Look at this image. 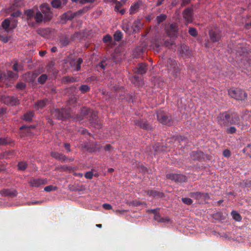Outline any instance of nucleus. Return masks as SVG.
Segmentation results:
<instances>
[{"mask_svg": "<svg viewBox=\"0 0 251 251\" xmlns=\"http://www.w3.org/2000/svg\"><path fill=\"white\" fill-rule=\"evenodd\" d=\"M217 118L219 124L221 126H227L229 125L237 124L240 122L238 113L231 110L221 113Z\"/></svg>", "mask_w": 251, "mask_h": 251, "instance_id": "obj_1", "label": "nucleus"}, {"mask_svg": "<svg viewBox=\"0 0 251 251\" xmlns=\"http://www.w3.org/2000/svg\"><path fill=\"white\" fill-rule=\"evenodd\" d=\"M165 63L166 69L169 75L175 78L179 76L181 70L175 59L169 58L167 59Z\"/></svg>", "mask_w": 251, "mask_h": 251, "instance_id": "obj_2", "label": "nucleus"}, {"mask_svg": "<svg viewBox=\"0 0 251 251\" xmlns=\"http://www.w3.org/2000/svg\"><path fill=\"white\" fill-rule=\"evenodd\" d=\"M228 95L237 100H245L248 97L247 93L240 89L230 88L228 90Z\"/></svg>", "mask_w": 251, "mask_h": 251, "instance_id": "obj_3", "label": "nucleus"}, {"mask_svg": "<svg viewBox=\"0 0 251 251\" xmlns=\"http://www.w3.org/2000/svg\"><path fill=\"white\" fill-rule=\"evenodd\" d=\"M52 114L58 120H65L71 116L70 111L65 109H55Z\"/></svg>", "mask_w": 251, "mask_h": 251, "instance_id": "obj_4", "label": "nucleus"}, {"mask_svg": "<svg viewBox=\"0 0 251 251\" xmlns=\"http://www.w3.org/2000/svg\"><path fill=\"white\" fill-rule=\"evenodd\" d=\"M157 117L158 121L162 124L170 126L172 124L171 116L163 111H158L157 113Z\"/></svg>", "mask_w": 251, "mask_h": 251, "instance_id": "obj_5", "label": "nucleus"}, {"mask_svg": "<svg viewBox=\"0 0 251 251\" xmlns=\"http://www.w3.org/2000/svg\"><path fill=\"white\" fill-rule=\"evenodd\" d=\"M41 12L44 16V22L50 21L52 17V14L50 11V8L48 4L43 3L40 7Z\"/></svg>", "mask_w": 251, "mask_h": 251, "instance_id": "obj_6", "label": "nucleus"}, {"mask_svg": "<svg viewBox=\"0 0 251 251\" xmlns=\"http://www.w3.org/2000/svg\"><path fill=\"white\" fill-rule=\"evenodd\" d=\"M166 178L177 183L185 182L187 181V177L185 176L176 173H170L166 175Z\"/></svg>", "mask_w": 251, "mask_h": 251, "instance_id": "obj_7", "label": "nucleus"}, {"mask_svg": "<svg viewBox=\"0 0 251 251\" xmlns=\"http://www.w3.org/2000/svg\"><path fill=\"white\" fill-rule=\"evenodd\" d=\"M1 101L4 104L10 105H17L20 103L19 100L15 97L4 96L1 97Z\"/></svg>", "mask_w": 251, "mask_h": 251, "instance_id": "obj_8", "label": "nucleus"}, {"mask_svg": "<svg viewBox=\"0 0 251 251\" xmlns=\"http://www.w3.org/2000/svg\"><path fill=\"white\" fill-rule=\"evenodd\" d=\"M133 124L144 130H150L151 128L150 125L146 120L136 119L133 121Z\"/></svg>", "mask_w": 251, "mask_h": 251, "instance_id": "obj_9", "label": "nucleus"}, {"mask_svg": "<svg viewBox=\"0 0 251 251\" xmlns=\"http://www.w3.org/2000/svg\"><path fill=\"white\" fill-rule=\"evenodd\" d=\"M166 32L170 37H176L178 33V26L176 23H173L168 26L166 28Z\"/></svg>", "mask_w": 251, "mask_h": 251, "instance_id": "obj_10", "label": "nucleus"}, {"mask_svg": "<svg viewBox=\"0 0 251 251\" xmlns=\"http://www.w3.org/2000/svg\"><path fill=\"white\" fill-rule=\"evenodd\" d=\"M178 51L183 58H189L192 56L191 50L189 49V47L186 45H181Z\"/></svg>", "mask_w": 251, "mask_h": 251, "instance_id": "obj_11", "label": "nucleus"}, {"mask_svg": "<svg viewBox=\"0 0 251 251\" xmlns=\"http://www.w3.org/2000/svg\"><path fill=\"white\" fill-rule=\"evenodd\" d=\"M183 17L187 23H191L193 22V9L191 8L185 9L182 12Z\"/></svg>", "mask_w": 251, "mask_h": 251, "instance_id": "obj_12", "label": "nucleus"}, {"mask_svg": "<svg viewBox=\"0 0 251 251\" xmlns=\"http://www.w3.org/2000/svg\"><path fill=\"white\" fill-rule=\"evenodd\" d=\"M209 35L210 40L213 43L219 42L221 38V33L217 30H210Z\"/></svg>", "mask_w": 251, "mask_h": 251, "instance_id": "obj_13", "label": "nucleus"}, {"mask_svg": "<svg viewBox=\"0 0 251 251\" xmlns=\"http://www.w3.org/2000/svg\"><path fill=\"white\" fill-rule=\"evenodd\" d=\"M49 101L47 99L38 100L34 104L36 110L43 109L49 104Z\"/></svg>", "mask_w": 251, "mask_h": 251, "instance_id": "obj_14", "label": "nucleus"}, {"mask_svg": "<svg viewBox=\"0 0 251 251\" xmlns=\"http://www.w3.org/2000/svg\"><path fill=\"white\" fill-rule=\"evenodd\" d=\"M25 15L28 25L34 26L35 23L31 21L34 18L35 12L33 10L28 9L25 11Z\"/></svg>", "mask_w": 251, "mask_h": 251, "instance_id": "obj_15", "label": "nucleus"}, {"mask_svg": "<svg viewBox=\"0 0 251 251\" xmlns=\"http://www.w3.org/2000/svg\"><path fill=\"white\" fill-rule=\"evenodd\" d=\"M147 70V64L144 63H139L136 68L134 69V73L139 75H144L146 73Z\"/></svg>", "mask_w": 251, "mask_h": 251, "instance_id": "obj_16", "label": "nucleus"}, {"mask_svg": "<svg viewBox=\"0 0 251 251\" xmlns=\"http://www.w3.org/2000/svg\"><path fill=\"white\" fill-rule=\"evenodd\" d=\"M147 195L150 197L162 198L164 197L163 192L155 190H148L145 191Z\"/></svg>", "mask_w": 251, "mask_h": 251, "instance_id": "obj_17", "label": "nucleus"}, {"mask_svg": "<svg viewBox=\"0 0 251 251\" xmlns=\"http://www.w3.org/2000/svg\"><path fill=\"white\" fill-rule=\"evenodd\" d=\"M0 194L3 196H8L13 198L17 196V192L15 190L4 189L0 191Z\"/></svg>", "mask_w": 251, "mask_h": 251, "instance_id": "obj_18", "label": "nucleus"}, {"mask_svg": "<svg viewBox=\"0 0 251 251\" xmlns=\"http://www.w3.org/2000/svg\"><path fill=\"white\" fill-rule=\"evenodd\" d=\"M1 26L7 32H9L10 29L15 28L16 25L13 24L10 25V22L9 19H6L2 22Z\"/></svg>", "mask_w": 251, "mask_h": 251, "instance_id": "obj_19", "label": "nucleus"}, {"mask_svg": "<svg viewBox=\"0 0 251 251\" xmlns=\"http://www.w3.org/2000/svg\"><path fill=\"white\" fill-rule=\"evenodd\" d=\"M47 183V180L44 179H33L30 180L31 185L34 187H39L41 185L46 184Z\"/></svg>", "mask_w": 251, "mask_h": 251, "instance_id": "obj_20", "label": "nucleus"}, {"mask_svg": "<svg viewBox=\"0 0 251 251\" xmlns=\"http://www.w3.org/2000/svg\"><path fill=\"white\" fill-rule=\"evenodd\" d=\"M67 3V0H52L51 5L53 8H59L65 5Z\"/></svg>", "mask_w": 251, "mask_h": 251, "instance_id": "obj_21", "label": "nucleus"}, {"mask_svg": "<svg viewBox=\"0 0 251 251\" xmlns=\"http://www.w3.org/2000/svg\"><path fill=\"white\" fill-rule=\"evenodd\" d=\"M51 156L56 159L65 162L68 159V157L62 153L58 152H51Z\"/></svg>", "mask_w": 251, "mask_h": 251, "instance_id": "obj_22", "label": "nucleus"}, {"mask_svg": "<svg viewBox=\"0 0 251 251\" xmlns=\"http://www.w3.org/2000/svg\"><path fill=\"white\" fill-rule=\"evenodd\" d=\"M75 16V13H73L72 11H69L66 13H64L61 16V20L64 21H70L73 20Z\"/></svg>", "mask_w": 251, "mask_h": 251, "instance_id": "obj_23", "label": "nucleus"}, {"mask_svg": "<svg viewBox=\"0 0 251 251\" xmlns=\"http://www.w3.org/2000/svg\"><path fill=\"white\" fill-rule=\"evenodd\" d=\"M34 116V112L33 111H29L25 113L23 117V120L28 122L32 121V119Z\"/></svg>", "mask_w": 251, "mask_h": 251, "instance_id": "obj_24", "label": "nucleus"}, {"mask_svg": "<svg viewBox=\"0 0 251 251\" xmlns=\"http://www.w3.org/2000/svg\"><path fill=\"white\" fill-rule=\"evenodd\" d=\"M85 148L89 152H91L97 151L100 149V147L96 142L90 144V145H87L85 146Z\"/></svg>", "mask_w": 251, "mask_h": 251, "instance_id": "obj_25", "label": "nucleus"}, {"mask_svg": "<svg viewBox=\"0 0 251 251\" xmlns=\"http://www.w3.org/2000/svg\"><path fill=\"white\" fill-rule=\"evenodd\" d=\"M142 5V1H139L135 2L132 5L130 8L129 12L130 14H133L135 13L139 9L140 6Z\"/></svg>", "mask_w": 251, "mask_h": 251, "instance_id": "obj_26", "label": "nucleus"}, {"mask_svg": "<svg viewBox=\"0 0 251 251\" xmlns=\"http://www.w3.org/2000/svg\"><path fill=\"white\" fill-rule=\"evenodd\" d=\"M203 156V153L201 151H193L191 153L190 156L193 160H200Z\"/></svg>", "mask_w": 251, "mask_h": 251, "instance_id": "obj_27", "label": "nucleus"}, {"mask_svg": "<svg viewBox=\"0 0 251 251\" xmlns=\"http://www.w3.org/2000/svg\"><path fill=\"white\" fill-rule=\"evenodd\" d=\"M76 81V78L73 76H65L61 79V83L64 84L73 83Z\"/></svg>", "mask_w": 251, "mask_h": 251, "instance_id": "obj_28", "label": "nucleus"}, {"mask_svg": "<svg viewBox=\"0 0 251 251\" xmlns=\"http://www.w3.org/2000/svg\"><path fill=\"white\" fill-rule=\"evenodd\" d=\"M34 19L37 23H41L44 21V16L40 11H38L35 13Z\"/></svg>", "mask_w": 251, "mask_h": 251, "instance_id": "obj_29", "label": "nucleus"}, {"mask_svg": "<svg viewBox=\"0 0 251 251\" xmlns=\"http://www.w3.org/2000/svg\"><path fill=\"white\" fill-rule=\"evenodd\" d=\"M60 43L61 46L62 47H65L69 45L70 43V40L68 37L66 36H62L60 37L59 39Z\"/></svg>", "mask_w": 251, "mask_h": 251, "instance_id": "obj_30", "label": "nucleus"}, {"mask_svg": "<svg viewBox=\"0 0 251 251\" xmlns=\"http://www.w3.org/2000/svg\"><path fill=\"white\" fill-rule=\"evenodd\" d=\"M114 39L117 42L120 41L123 38V34L120 30H117L114 34Z\"/></svg>", "mask_w": 251, "mask_h": 251, "instance_id": "obj_31", "label": "nucleus"}, {"mask_svg": "<svg viewBox=\"0 0 251 251\" xmlns=\"http://www.w3.org/2000/svg\"><path fill=\"white\" fill-rule=\"evenodd\" d=\"M231 215L233 219L235 221L240 222L242 220V217L237 211H232L231 213Z\"/></svg>", "mask_w": 251, "mask_h": 251, "instance_id": "obj_32", "label": "nucleus"}, {"mask_svg": "<svg viewBox=\"0 0 251 251\" xmlns=\"http://www.w3.org/2000/svg\"><path fill=\"white\" fill-rule=\"evenodd\" d=\"M97 114L96 113L93 111L91 112V118H90V120L92 121V122H94V123H97V125H98V128H100L101 127V124L100 123H98V122L97 121Z\"/></svg>", "mask_w": 251, "mask_h": 251, "instance_id": "obj_33", "label": "nucleus"}, {"mask_svg": "<svg viewBox=\"0 0 251 251\" xmlns=\"http://www.w3.org/2000/svg\"><path fill=\"white\" fill-rule=\"evenodd\" d=\"M83 62V60L81 58H78L76 62L74 63V67L75 70L78 71L81 69V65Z\"/></svg>", "mask_w": 251, "mask_h": 251, "instance_id": "obj_34", "label": "nucleus"}, {"mask_svg": "<svg viewBox=\"0 0 251 251\" xmlns=\"http://www.w3.org/2000/svg\"><path fill=\"white\" fill-rule=\"evenodd\" d=\"M61 171L64 172H68L69 173H71L74 171V168L70 166H68L66 165L61 166L59 167Z\"/></svg>", "mask_w": 251, "mask_h": 251, "instance_id": "obj_35", "label": "nucleus"}, {"mask_svg": "<svg viewBox=\"0 0 251 251\" xmlns=\"http://www.w3.org/2000/svg\"><path fill=\"white\" fill-rule=\"evenodd\" d=\"M189 196L193 198H195L196 200H200L202 199L201 193L199 192H191L189 194Z\"/></svg>", "mask_w": 251, "mask_h": 251, "instance_id": "obj_36", "label": "nucleus"}, {"mask_svg": "<svg viewBox=\"0 0 251 251\" xmlns=\"http://www.w3.org/2000/svg\"><path fill=\"white\" fill-rule=\"evenodd\" d=\"M48 79V76L46 74H43L40 75L38 78V82L41 84H44Z\"/></svg>", "mask_w": 251, "mask_h": 251, "instance_id": "obj_37", "label": "nucleus"}, {"mask_svg": "<svg viewBox=\"0 0 251 251\" xmlns=\"http://www.w3.org/2000/svg\"><path fill=\"white\" fill-rule=\"evenodd\" d=\"M167 18V16L164 14H161L157 16L156 19L158 24H160L162 22L164 21Z\"/></svg>", "mask_w": 251, "mask_h": 251, "instance_id": "obj_38", "label": "nucleus"}, {"mask_svg": "<svg viewBox=\"0 0 251 251\" xmlns=\"http://www.w3.org/2000/svg\"><path fill=\"white\" fill-rule=\"evenodd\" d=\"M11 140L9 138H0V146L6 145L10 143Z\"/></svg>", "mask_w": 251, "mask_h": 251, "instance_id": "obj_39", "label": "nucleus"}, {"mask_svg": "<svg viewBox=\"0 0 251 251\" xmlns=\"http://www.w3.org/2000/svg\"><path fill=\"white\" fill-rule=\"evenodd\" d=\"M90 90V88L87 85H82L79 87V90L81 91L82 93H85L86 92H89Z\"/></svg>", "mask_w": 251, "mask_h": 251, "instance_id": "obj_40", "label": "nucleus"}, {"mask_svg": "<svg viewBox=\"0 0 251 251\" xmlns=\"http://www.w3.org/2000/svg\"><path fill=\"white\" fill-rule=\"evenodd\" d=\"M189 33L193 37H196L198 35V31L195 28L190 27L189 29Z\"/></svg>", "mask_w": 251, "mask_h": 251, "instance_id": "obj_41", "label": "nucleus"}, {"mask_svg": "<svg viewBox=\"0 0 251 251\" xmlns=\"http://www.w3.org/2000/svg\"><path fill=\"white\" fill-rule=\"evenodd\" d=\"M18 166L20 170L24 171L27 168V164L25 162H20L18 163Z\"/></svg>", "mask_w": 251, "mask_h": 251, "instance_id": "obj_42", "label": "nucleus"}, {"mask_svg": "<svg viewBox=\"0 0 251 251\" xmlns=\"http://www.w3.org/2000/svg\"><path fill=\"white\" fill-rule=\"evenodd\" d=\"M181 201L184 203L188 205L192 204L193 203V200L188 198H182Z\"/></svg>", "mask_w": 251, "mask_h": 251, "instance_id": "obj_43", "label": "nucleus"}, {"mask_svg": "<svg viewBox=\"0 0 251 251\" xmlns=\"http://www.w3.org/2000/svg\"><path fill=\"white\" fill-rule=\"evenodd\" d=\"M57 189L56 186L53 185H49L44 188V190L46 192H50L51 191H55Z\"/></svg>", "mask_w": 251, "mask_h": 251, "instance_id": "obj_44", "label": "nucleus"}, {"mask_svg": "<svg viewBox=\"0 0 251 251\" xmlns=\"http://www.w3.org/2000/svg\"><path fill=\"white\" fill-rule=\"evenodd\" d=\"M26 86V85L25 83L20 82L17 84L16 88L19 90H23L25 88Z\"/></svg>", "mask_w": 251, "mask_h": 251, "instance_id": "obj_45", "label": "nucleus"}, {"mask_svg": "<svg viewBox=\"0 0 251 251\" xmlns=\"http://www.w3.org/2000/svg\"><path fill=\"white\" fill-rule=\"evenodd\" d=\"M112 41V37L109 34H107L103 37V41L104 43H110Z\"/></svg>", "mask_w": 251, "mask_h": 251, "instance_id": "obj_46", "label": "nucleus"}, {"mask_svg": "<svg viewBox=\"0 0 251 251\" xmlns=\"http://www.w3.org/2000/svg\"><path fill=\"white\" fill-rule=\"evenodd\" d=\"M236 128L234 126H230L227 128L226 132L228 134H233L236 132Z\"/></svg>", "mask_w": 251, "mask_h": 251, "instance_id": "obj_47", "label": "nucleus"}, {"mask_svg": "<svg viewBox=\"0 0 251 251\" xmlns=\"http://www.w3.org/2000/svg\"><path fill=\"white\" fill-rule=\"evenodd\" d=\"M10 37L6 35H0V40L3 43H7L9 41Z\"/></svg>", "mask_w": 251, "mask_h": 251, "instance_id": "obj_48", "label": "nucleus"}, {"mask_svg": "<svg viewBox=\"0 0 251 251\" xmlns=\"http://www.w3.org/2000/svg\"><path fill=\"white\" fill-rule=\"evenodd\" d=\"M174 41L172 39L166 40L163 42L164 45L167 47H170L173 44Z\"/></svg>", "mask_w": 251, "mask_h": 251, "instance_id": "obj_49", "label": "nucleus"}, {"mask_svg": "<svg viewBox=\"0 0 251 251\" xmlns=\"http://www.w3.org/2000/svg\"><path fill=\"white\" fill-rule=\"evenodd\" d=\"M114 3L116 4L115 6V10L116 12H118L120 10V8L122 5L121 2L119 1L118 0L116 1Z\"/></svg>", "mask_w": 251, "mask_h": 251, "instance_id": "obj_50", "label": "nucleus"}, {"mask_svg": "<svg viewBox=\"0 0 251 251\" xmlns=\"http://www.w3.org/2000/svg\"><path fill=\"white\" fill-rule=\"evenodd\" d=\"M143 204H146V203L137 200L133 201L132 202V204L135 206H138L142 205Z\"/></svg>", "mask_w": 251, "mask_h": 251, "instance_id": "obj_51", "label": "nucleus"}, {"mask_svg": "<svg viewBox=\"0 0 251 251\" xmlns=\"http://www.w3.org/2000/svg\"><path fill=\"white\" fill-rule=\"evenodd\" d=\"M123 29L126 32H128L130 29V26L128 24H123L122 26Z\"/></svg>", "mask_w": 251, "mask_h": 251, "instance_id": "obj_52", "label": "nucleus"}, {"mask_svg": "<svg viewBox=\"0 0 251 251\" xmlns=\"http://www.w3.org/2000/svg\"><path fill=\"white\" fill-rule=\"evenodd\" d=\"M171 221V219L169 217L163 218L161 217L159 223H169Z\"/></svg>", "mask_w": 251, "mask_h": 251, "instance_id": "obj_53", "label": "nucleus"}, {"mask_svg": "<svg viewBox=\"0 0 251 251\" xmlns=\"http://www.w3.org/2000/svg\"><path fill=\"white\" fill-rule=\"evenodd\" d=\"M93 176V173L91 171L87 172L85 174V177L88 179H92Z\"/></svg>", "mask_w": 251, "mask_h": 251, "instance_id": "obj_54", "label": "nucleus"}, {"mask_svg": "<svg viewBox=\"0 0 251 251\" xmlns=\"http://www.w3.org/2000/svg\"><path fill=\"white\" fill-rule=\"evenodd\" d=\"M160 210L159 208H156L153 209H149L148 210L147 212L148 213H153L154 215H155V214H157L158 213L159 210Z\"/></svg>", "mask_w": 251, "mask_h": 251, "instance_id": "obj_55", "label": "nucleus"}, {"mask_svg": "<svg viewBox=\"0 0 251 251\" xmlns=\"http://www.w3.org/2000/svg\"><path fill=\"white\" fill-rule=\"evenodd\" d=\"M164 45L163 42L161 41H156L155 43V47L156 48H159Z\"/></svg>", "mask_w": 251, "mask_h": 251, "instance_id": "obj_56", "label": "nucleus"}, {"mask_svg": "<svg viewBox=\"0 0 251 251\" xmlns=\"http://www.w3.org/2000/svg\"><path fill=\"white\" fill-rule=\"evenodd\" d=\"M35 127V126H33V125H31V126H25V125H24V126H22L20 127V129L21 130H23V129H29L30 128H34Z\"/></svg>", "mask_w": 251, "mask_h": 251, "instance_id": "obj_57", "label": "nucleus"}, {"mask_svg": "<svg viewBox=\"0 0 251 251\" xmlns=\"http://www.w3.org/2000/svg\"><path fill=\"white\" fill-rule=\"evenodd\" d=\"M106 63H105V61L102 60L101 61L99 64V66L102 69H105V68L106 67Z\"/></svg>", "mask_w": 251, "mask_h": 251, "instance_id": "obj_58", "label": "nucleus"}, {"mask_svg": "<svg viewBox=\"0 0 251 251\" xmlns=\"http://www.w3.org/2000/svg\"><path fill=\"white\" fill-rule=\"evenodd\" d=\"M102 207L105 209H106V210H110V209H112V208L111 205L110 204H108V203H104L102 205Z\"/></svg>", "mask_w": 251, "mask_h": 251, "instance_id": "obj_59", "label": "nucleus"}, {"mask_svg": "<svg viewBox=\"0 0 251 251\" xmlns=\"http://www.w3.org/2000/svg\"><path fill=\"white\" fill-rule=\"evenodd\" d=\"M202 198H203L204 200H208L209 199V194L207 193H201Z\"/></svg>", "mask_w": 251, "mask_h": 251, "instance_id": "obj_60", "label": "nucleus"}, {"mask_svg": "<svg viewBox=\"0 0 251 251\" xmlns=\"http://www.w3.org/2000/svg\"><path fill=\"white\" fill-rule=\"evenodd\" d=\"M223 155L225 157H229L230 155V152L228 150H226L223 151Z\"/></svg>", "mask_w": 251, "mask_h": 251, "instance_id": "obj_61", "label": "nucleus"}, {"mask_svg": "<svg viewBox=\"0 0 251 251\" xmlns=\"http://www.w3.org/2000/svg\"><path fill=\"white\" fill-rule=\"evenodd\" d=\"M161 215H160L159 213L158 212L157 214H155V215L154 216V219L157 221L158 222H159L160 218H161Z\"/></svg>", "mask_w": 251, "mask_h": 251, "instance_id": "obj_62", "label": "nucleus"}, {"mask_svg": "<svg viewBox=\"0 0 251 251\" xmlns=\"http://www.w3.org/2000/svg\"><path fill=\"white\" fill-rule=\"evenodd\" d=\"M21 13L19 11H17L14 13H12L11 15L12 17H18L21 15Z\"/></svg>", "mask_w": 251, "mask_h": 251, "instance_id": "obj_63", "label": "nucleus"}, {"mask_svg": "<svg viewBox=\"0 0 251 251\" xmlns=\"http://www.w3.org/2000/svg\"><path fill=\"white\" fill-rule=\"evenodd\" d=\"M19 68V65H18V64L17 63H14L13 66V67H12L13 70H14L15 71H18Z\"/></svg>", "mask_w": 251, "mask_h": 251, "instance_id": "obj_64", "label": "nucleus"}]
</instances>
